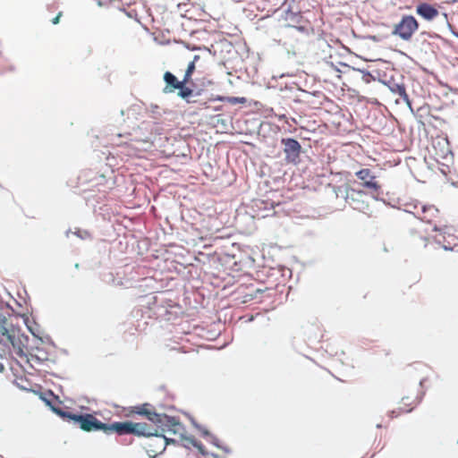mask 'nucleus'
<instances>
[{"instance_id":"obj_17","label":"nucleus","mask_w":458,"mask_h":458,"mask_svg":"<svg viewBox=\"0 0 458 458\" xmlns=\"http://www.w3.org/2000/svg\"><path fill=\"white\" fill-rule=\"evenodd\" d=\"M225 99L231 105L245 104L247 102L246 98L243 97H228Z\"/></svg>"},{"instance_id":"obj_19","label":"nucleus","mask_w":458,"mask_h":458,"mask_svg":"<svg viewBox=\"0 0 458 458\" xmlns=\"http://www.w3.org/2000/svg\"><path fill=\"white\" fill-rule=\"evenodd\" d=\"M363 81L367 83L370 82L371 80H373L374 78L372 77L371 74L369 73H365L362 77Z\"/></svg>"},{"instance_id":"obj_1","label":"nucleus","mask_w":458,"mask_h":458,"mask_svg":"<svg viewBox=\"0 0 458 458\" xmlns=\"http://www.w3.org/2000/svg\"><path fill=\"white\" fill-rule=\"evenodd\" d=\"M55 411L63 419L72 421L79 428L87 432L103 431L106 435L116 434L118 436L134 435L145 436L152 434V429L145 424L134 423L132 421H119L114 423H103L93 414H75L61 409H55Z\"/></svg>"},{"instance_id":"obj_6","label":"nucleus","mask_w":458,"mask_h":458,"mask_svg":"<svg viewBox=\"0 0 458 458\" xmlns=\"http://www.w3.org/2000/svg\"><path fill=\"white\" fill-rule=\"evenodd\" d=\"M356 177L360 180L361 185L369 191L372 194H379L381 185L377 180V176L369 168H362L355 173Z\"/></svg>"},{"instance_id":"obj_14","label":"nucleus","mask_w":458,"mask_h":458,"mask_svg":"<svg viewBox=\"0 0 458 458\" xmlns=\"http://www.w3.org/2000/svg\"><path fill=\"white\" fill-rule=\"evenodd\" d=\"M391 91L396 94L399 98H401L407 104L410 103L409 97L406 93V89L404 85L403 84H394L391 88Z\"/></svg>"},{"instance_id":"obj_9","label":"nucleus","mask_w":458,"mask_h":458,"mask_svg":"<svg viewBox=\"0 0 458 458\" xmlns=\"http://www.w3.org/2000/svg\"><path fill=\"white\" fill-rule=\"evenodd\" d=\"M164 81L165 82V86L163 89V92L165 94L174 93L175 90H179L180 88L182 87V83H188L186 81H184V78L182 81H179L172 72H165L164 73Z\"/></svg>"},{"instance_id":"obj_11","label":"nucleus","mask_w":458,"mask_h":458,"mask_svg":"<svg viewBox=\"0 0 458 458\" xmlns=\"http://www.w3.org/2000/svg\"><path fill=\"white\" fill-rule=\"evenodd\" d=\"M200 60H201L200 55H195L192 61L188 64V67H187L184 76H183L184 81H186L188 83L191 81V76L197 68L201 69L202 72L205 70V68H206L205 62L204 61L200 62Z\"/></svg>"},{"instance_id":"obj_15","label":"nucleus","mask_w":458,"mask_h":458,"mask_svg":"<svg viewBox=\"0 0 458 458\" xmlns=\"http://www.w3.org/2000/svg\"><path fill=\"white\" fill-rule=\"evenodd\" d=\"M411 242L414 244V246L420 248V247H422V248H426L427 245H428V238L423 236V235H417L416 233L414 235H412L411 237Z\"/></svg>"},{"instance_id":"obj_3","label":"nucleus","mask_w":458,"mask_h":458,"mask_svg":"<svg viewBox=\"0 0 458 458\" xmlns=\"http://www.w3.org/2000/svg\"><path fill=\"white\" fill-rule=\"evenodd\" d=\"M30 338L8 324L5 318H0V344L6 347H13L20 357L27 356Z\"/></svg>"},{"instance_id":"obj_16","label":"nucleus","mask_w":458,"mask_h":458,"mask_svg":"<svg viewBox=\"0 0 458 458\" xmlns=\"http://www.w3.org/2000/svg\"><path fill=\"white\" fill-rule=\"evenodd\" d=\"M402 403H403L404 407H400L402 412H409L412 410L414 405V401H411L410 397H404L402 399Z\"/></svg>"},{"instance_id":"obj_20","label":"nucleus","mask_w":458,"mask_h":458,"mask_svg":"<svg viewBox=\"0 0 458 458\" xmlns=\"http://www.w3.org/2000/svg\"><path fill=\"white\" fill-rule=\"evenodd\" d=\"M192 444H193V445H195V446H199V445H197L196 441H192Z\"/></svg>"},{"instance_id":"obj_7","label":"nucleus","mask_w":458,"mask_h":458,"mask_svg":"<svg viewBox=\"0 0 458 458\" xmlns=\"http://www.w3.org/2000/svg\"><path fill=\"white\" fill-rule=\"evenodd\" d=\"M281 142L284 146V152L285 154V160L288 163H296L301 150V144L298 140L292 138L282 139Z\"/></svg>"},{"instance_id":"obj_8","label":"nucleus","mask_w":458,"mask_h":458,"mask_svg":"<svg viewBox=\"0 0 458 458\" xmlns=\"http://www.w3.org/2000/svg\"><path fill=\"white\" fill-rule=\"evenodd\" d=\"M450 154L449 144L445 139L433 140L431 155L436 161L439 162L440 159H447Z\"/></svg>"},{"instance_id":"obj_18","label":"nucleus","mask_w":458,"mask_h":458,"mask_svg":"<svg viewBox=\"0 0 458 458\" xmlns=\"http://www.w3.org/2000/svg\"><path fill=\"white\" fill-rule=\"evenodd\" d=\"M62 15H63V12H59V13H57V15H56L55 18H53V19L51 20L52 24H54V25L58 24V23H59V21H60V18L62 17Z\"/></svg>"},{"instance_id":"obj_10","label":"nucleus","mask_w":458,"mask_h":458,"mask_svg":"<svg viewBox=\"0 0 458 458\" xmlns=\"http://www.w3.org/2000/svg\"><path fill=\"white\" fill-rule=\"evenodd\" d=\"M416 13L427 21H432L439 14L438 10L430 4L420 3L416 7Z\"/></svg>"},{"instance_id":"obj_13","label":"nucleus","mask_w":458,"mask_h":458,"mask_svg":"<svg viewBox=\"0 0 458 458\" xmlns=\"http://www.w3.org/2000/svg\"><path fill=\"white\" fill-rule=\"evenodd\" d=\"M438 210L433 207H421L420 211H417L418 217L426 223H431L433 218L437 216Z\"/></svg>"},{"instance_id":"obj_5","label":"nucleus","mask_w":458,"mask_h":458,"mask_svg":"<svg viewBox=\"0 0 458 458\" xmlns=\"http://www.w3.org/2000/svg\"><path fill=\"white\" fill-rule=\"evenodd\" d=\"M436 240L445 250H454L457 248L458 251V228L453 225L444 226L436 235Z\"/></svg>"},{"instance_id":"obj_2","label":"nucleus","mask_w":458,"mask_h":458,"mask_svg":"<svg viewBox=\"0 0 458 458\" xmlns=\"http://www.w3.org/2000/svg\"><path fill=\"white\" fill-rule=\"evenodd\" d=\"M133 413L145 416L151 423L145 424L152 429V434L145 435L147 437H153L148 444V451L154 454H162L169 444L168 438L165 436L166 432L177 433L182 428V424L174 418L163 413H157L149 403H143L135 406L131 411Z\"/></svg>"},{"instance_id":"obj_4","label":"nucleus","mask_w":458,"mask_h":458,"mask_svg":"<svg viewBox=\"0 0 458 458\" xmlns=\"http://www.w3.org/2000/svg\"><path fill=\"white\" fill-rule=\"evenodd\" d=\"M418 29L419 23L412 15H403L401 21L394 26L392 33L403 40L409 41Z\"/></svg>"},{"instance_id":"obj_12","label":"nucleus","mask_w":458,"mask_h":458,"mask_svg":"<svg viewBox=\"0 0 458 458\" xmlns=\"http://www.w3.org/2000/svg\"><path fill=\"white\" fill-rule=\"evenodd\" d=\"M200 90L194 91L191 88L187 86V83H182V87L177 92V96L185 100L188 104L197 103V100L192 99L193 97L199 96Z\"/></svg>"}]
</instances>
